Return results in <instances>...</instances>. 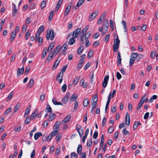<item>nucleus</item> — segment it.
Instances as JSON below:
<instances>
[{"mask_svg": "<svg viewBox=\"0 0 158 158\" xmlns=\"http://www.w3.org/2000/svg\"><path fill=\"white\" fill-rule=\"evenodd\" d=\"M71 9V6H67L64 15V16H66L68 15Z\"/></svg>", "mask_w": 158, "mask_h": 158, "instance_id": "dca6fc26", "label": "nucleus"}, {"mask_svg": "<svg viewBox=\"0 0 158 158\" xmlns=\"http://www.w3.org/2000/svg\"><path fill=\"white\" fill-rule=\"evenodd\" d=\"M68 42H65L61 47V49L63 51L65 52L67 50L68 48Z\"/></svg>", "mask_w": 158, "mask_h": 158, "instance_id": "f3484780", "label": "nucleus"}, {"mask_svg": "<svg viewBox=\"0 0 158 158\" xmlns=\"http://www.w3.org/2000/svg\"><path fill=\"white\" fill-rule=\"evenodd\" d=\"M52 102L54 105H60L63 106V104L61 102H57L56 99L55 98H53L52 99Z\"/></svg>", "mask_w": 158, "mask_h": 158, "instance_id": "bb28decb", "label": "nucleus"}, {"mask_svg": "<svg viewBox=\"0 0 158 158\" xmlns=\"http://www.w3.org/2000/svg\"><path fill=\"white\" fill-rule=\"evenodd\" d=\"M157 96L156 95H153L151 98L149 99V102L150 103H152L153 102L154 100H155L157 98Z\"/></svg>", "mask_w": 158, "mask_h": 158, "instance_id": "ea45409f", "label": "nucleus"}, {"mask_svg": "<svg viewBox=\"0 0 158 158\" xmlns=\"http://www.w3.org/2000/svg\"><path fill=\"white\" fill-rule=\"evenodd\" d=\"M82 150V146L81 145H79L77 149V152L78 154H80Z\"/></svg>", "mask_w": 158, "mask_h": 158, "instance_id": "c9c22d12", "label": "nucleus"}, {"mask_svg": "<svg viewBox=\"0 0 158 158\" xmlns=\"http://www.w3.org/2000/svg\"><path fill=\"white\" fill-rule=\"evenodd\" d=\"M156 56V52L155 51H153L152 52L151 55H150V56L151 57L152 59H154L155 56Z\"/></svg>", "mask_w": 158, "mask_h": 158, "instance_id": "864d4df0", "label": "nucleus"}, {"mask_svg": "<svg viewBox=\"0 0 158 158\" xmlns=\"http://www.w3.org/2000/svg\"><path fill=\"white\" fill-rule=\"evenodd\" d=\"M78 134L79 135L80 137H81L83 135V130L82 128V127L81 128L78 129L77 130Z\"/></svg>", "mask_w": 158, "mask_h": 158, "instance_id": "e433bc0d", "label": "nucleus"}, {"mask_svg": "<svg viewBox=\"0 0 158 158\" xmlns=\"http://www.w3.org/2000/svg\"><path fill=\"white\" fill-rule=\"evenodd\" d=\"M78 102L77 101H76L74 102V109L76 110L78 106Z\"/></svg>", "mask_w": 158, "mask_h": 158, "instance_id": "052dcab7", "label": "nucleus"}, {"mask_svg": "<svg viewBox=\"0 0 158 158\" xmlns=\"http://www.w3.org/2000/svg\"><path fill=\"white\" fill-rule=\"evenodd\" d=\"M138 56L137 53H132L131 55L129 61V65L130 66H132Z\"/></svg>", "mask_w": 158, "mask_h": 158, "instance_id": "423d86ee", "label": "nucleus"}, {"mask_svg": "<svg viewBox=\"0 0 158 158\" xmlns=\"http://www.w3.org/2000/svg\"><path fill=\"white\" fill-rule=\"evenodd\" d=\"M138 28L139 29L142 30L143 31H145L147 29V26L146 25L143 24L142 26H138Z\"/></svg>", "mask_w": 158, "mask_h": 158, "instance_id": "4c0bfd02", "label": "nucleus"}, {"mask_svg": "<svg viewBox=\"0 0 158 158\" xmlns=\"http://www.w3.org/2000/svg\"><path fill=\"white\" fill-rule=\"evenodd\" d=\"M71 116L70 114L68 115L63 120L62 123H66L68 122L70 119Z\"/></svg>", "mask_w": 158, "mask_h": 158, "instance_id": "aec40b11", "label": "nucleus"}, {"mask_svg": "<svg viewBox=\"0 0 158 158\" xmlns=\"http://www.w3.org/2000/svg\"><path fill=\"white\" fill-rule=\"evenodd\" d=\"M60 123V122H56L54 126L53 129L55 130H56L57 131H58V128L59 127V126Z\"/></svg>", "mask_w": 158, "mask_h": 158, "instance_id": "473e14b6", "label": "nucleus"}, {"mask_svg": "<svg viewBox=\"0 0 158 158\" xmlns=\"http://www.w3.org/2000/svg\"><path fill=\"white\" fill-rule=\"evenodd\" d=\"M60 148L59 147H57L56 148L55 151V154L56 155H58L60 152Z\"/></svg>", "mask_w": 158, "mask_h": 158, "instance_id": "69168bd1", "label": "nucleus"}, {"mask_svg": "<svg viewBox=\"0 0 158 158\" xmlns=\"http://www.w3.org/2000/svg\"><path fill=\"white\" fill-rule=\"evenodd\" d=\"M69 94V93H66L65 96L62 99V102L64 103H66L68 102Z\"/></svg>", "mask_w": 158, "mask_h": 158, "instance_id": "f8f14e48", "label": "nucleus"}, {"mask_svg": "<svg viewBox=\"0 0 158 158\" xmlns=\"http://www.w3.org/2000/svg\"><path fill=\"white\" fill-rule=\"evenodd\" d=\"M89 100L88 98L85 99L83 102V105L85 107H87L89 105Z\"/></svg>", "mask_w": 158, "mask_h": 158, "instance_id": "f704fd0d", "label": "nucleus"}, {"mask_svg": "<svg viewBox=\"0 0 158 158\" xmlns=\"http://www.w3.org/2000/svg\"><path fill=\"white\" fill-rule=\"evenodd\" d=\"M103 26H105V25H106V26H108V25H109V22L108 20L106 19H105V18H104V20H103Z\"/></svg>", "mask_w": 158, "mask_h": 158, "instance_id": "4d7b16f0", "label": "nucleus"}, {"mask_svg": "<svg viewBox=\"0 0 158 158\" xmlns=\"http://www.w3.org/2000/svg\"><path fill=\"white\" fill-rule=\"evenodd\" d=\"M117 57L118 59L117 63L118 64H120L121 63L122 58L120 55V53L119 52H118V56Z\"/></svg>", "mask_w": 158, "mask_h": 158, "instance_id": "6ab92c4d", "label": "nucleus"}, {"mask_svg": "<svg viewBox=\"0 0 158 158\" xmlns=\"http://www.w3.org/2000/svg\"><path fill=\"white\" fill-rule=\"evenodd\" d=\"M125 122L126 124L129 125L130 122V117L128 113H127L125 117Z\"/></svg>", "mask_w": 158, "mask_h": 158, "instance_id": "9b49d317", "label": "nucleus"}, {"mask_svg": "<svg viewBox=\"0 0 158 158\" xmlns=\"http://www.w3.org/2000/svg\"><path fill=\"white\" fill-rule=\"evenodd\" d=\"M33 84L34 80L32 79H31L27 84V87L29 88H31L33 85Z\"/></svg>", "mask_w": 158, "mask_h": 158, "instance_id": "7c9ffc66", "label": "nucleus"}, {"mask_svg": "<svg viewBox=\"0 0 158 158\" xmlns=\"http://www.w3.org/2000/svg\"><path fill=\"white\" fill-rule=\"evenodd\" d=\"M19 26H17L16 27L15 30L12 31L9 38L10 41V42H11L14 40L16 36V34L19 32Z\"/></svg>", "mask_w": 158, "mask_h": 158, "instance_id": "20e7f679", "label": "nucleus"}, {"mask_svg": "<svg viewBox=\"0 0 158 158\" xmlns=\"http://www.w3.org/2000/svg\"><path fill=\"white\" fill-rule=\"evenodd\" d=\"M54 37V32L53 30H49L48 31L47 35V39L48 40L49 39L51 40H52Z\"/></svg>", "mask_w": 158, "mask_h": 158, "instance_id": "0eeeda50", "label": "nucleus"}, {"mask_svg": "<svg viewBox=\"0 0 158 158\" xmlns=\"http://www.w3.org/2000/svg\"><path fill=\"white\" fill-rule=\"evenodd\" d=\"M42 134L41 133L38 132L35 133L34 136V139L35 140H37L39 137L42 136Z\"/></svg>", "mask_w": 158, "mask_h": 158, "instance_id": "393cba45", "label": "nucleus"}, {"mask_svg": "<svg viewBox=\"0 0 158 158\" xmlns=\"http://www.w3.org/2000/svg\"><path fill=\"white\" fill-rule=\"evenodd\" d=\"M105 16L106 15L105 14H103L101 15L97 22L98 24H100L102 23V21H103L104 20Z\"/></svg>", "mask_w": 158, "mask_h": 158, "instance_id": "2eb2a0df", "label": "nucleus"}, {"mask_svg": "<svg viewBox=\"0 0 158 158\" xmlns=\"http://www.w3.org/2000/svg\"><path fill=\"white\" fill-rule=\"evenodd\" d=\"M122 23L123 25V27L125 31H126V22L124 21H122Z\"/></svg>", "mask_w": 158, "mask_h": 158, "instance_id": "13d9d810", "label": "nucleus"}, {"mask_svg": "<svg viewBox=\"0 0 158 158\" xmlns=\"http://www.w3.org/2000/svg\"><path fill=\"white\" fill-rule=\"evenodd\" d=\"M122 133L124 134L125 135H129V132L127 131L125 129H124L122 130Z\"/></svg>", "mask_w": 158, "mask_h": 158, "instance_id": "680f3d73", "label": "nucleus"}, {"mask_svg": "<svg viewBox=\"0 0 158 158\" xmlns=\"http://www.w3.org/2000/svg\"><path fill=\"white\" fill-rule=\"evenodd\" d=\"M61 47L60 45H58L54 50V51L52 53L53 55H56L58 52L60 50Z\"/></svg>", "mask_w": 158, "mask_h": 158, "instance_id": "4468645a", "label": "nucleus"}, {"mask_svg": "<svg viewBox=\"0 0 158 158\" xmlns=\"http://www.w3.org/2000/svg\"><path fill=\"white\" fill-rule=\"evenodd\" d=\"M93 55V51L90 50H89V52L88 54V57H89V58H90Z\"/></svg>", "mask_w": 158, "mask_h": 158, "instance_id": "0e129e2a", "label": "nucleus"}, {"mask_svg": "<svg viewBox=\"0 0 158 158\" xmlns=\"http://www.w3.org/2000/svg\"><path fill=\"white\" fill-rule=\"evenodd\" d=\"M59 132L58 131L56 130H54V131H52L50 134L53 137L56 135Z\"/></svg>", "mask_w": 158, "mask_h": 158, "instance_id": "3c124183", "label": "nucleus"}, {"mask_svg": "<svg viewBox=\"0 0 158 158\" xmlns=\"http://www.w3.org/2000/svg\"><path fill=\"white\" fill-rule=\"evenodd\" d=\"M148 100V98L147 97V95L145 94L142 98L140 102H142L143 103V104L145 102H147Z\"/></svg>", "mask_w": 158, "mask_h": 158, "instance_id": "412c9836", "label": "nucleus"}, {"mask_svg": "<svg viewBox=\"0 0 158 158\" xmlns=\"http://www.w3.org/2000/svg\"><path fill=\"white\" fill-rule=\"evenodd\" d=\"M78 96L77 94H73L70 97V102H74L76 101V100Z\"/></svg>", "mask_w": 158, "mask_h": 158, "instance_id": "ddd939ff", "label": "nucleus"}, {"mask_svg": "<svg viewBox=\"0 0 158 158\" xmlns=\"http://www.w3.org/2000/svg\"><path fill=\"white\" fill-rule=\"evenodd\" d=\"M80 79V78L77 77L75 78L73 81V85L75 86L78 83Z\"/></svg>", "mask_w": 158, "mask_h": 158, "instance_id": "b1692460", "label": "nucleus"}, {"mask_svg": "<svg viewBox=\"0 0 158 158\" xmlns=\"http://www.w3.org/2000/svg\"><path fill=\"white\" fill-rule=\"evenodd\" d=\"M92 144V139H89L87 143V146L89 147H91Z\"/></svg>", "mask_w": 158, "mask_h": 158, "instance_id": "37998d69", "label": "nucleus"}, {"mask_svg": "<svg viewBox=\"0 0 158 158\" xmlns=\"http://www.w3.org/2000/svg\"><path fill=\"white\" fill-rule=\"evenodd\" d=\"M12 110V108L10 107L8 108L4 113L3 114V116H5L8 114L9 112H10Z\"/></svg>", "mask_w": 158, "mask_h": 158, "instance_id": "09e8293b", "label": "nucleus"}, {"mask_svg": "<svg viewBox=\"0 0 158 158\" xmlns=\"http://www.w3.org/2000/svg\"><path fill=\"white\" fill-rule=\"evenodd\" d=\"M67 88V85L65 84H64L61 87V89L63 92H65Z\"/></svg>", "mask_w": 158, "mask_h": 158, "instance_id": "6e6d98bb", "label": "nucleus"}, {"mask_svg": "<svg viewBox=\"0 0 158 158\" xmlns=\"http://www.w3.org/2000/svg\"><path fill=\"white\" fill-rule=\"evenodd\" d=\"M14 94V92L13 91H12L11 92H10V93L9 94L8 96L6 98V102H8L11 99Z\"/></svg>", "mask_w": 158, "mask_h": 158, "instance_id": "cd10ccee", "label": "nucleus"}, {"mask_svg": "<svg viewBox=\"0 0 158 158\" xmlns=\"http://www.w3.org/2000/svg\"><path fill=\"white\" fill-rule=\"evenodd\" d=\"M52 136L50 134L48 135L47 138L46 139V140L47 141L49 142L50 141L52 137Z\"/></svg>", "mask_w": 158, "mask_h": 158, "instance_id": "e2e57ef3", "label": "nucleus"}, {"mask_svg": "<svg viewBox=\"0 0 158 158\" xmlns=\"http://www.w3.org/2000/svg\"><path fill=\"white\" fill-rule=\"evenodd\" d=\"M104 135H102L101 138V142L100 143V146L99 148V149H101L103 147L104 144Z\"/></svg>", "mask_w": 158, "mask_h": 158, "instance_id": "c756f323", "label": "nucleus"}, {"mask_svg": "<svg viewBox=\"0 0 158 158\" xmlns=\"http://www.w3.org/2000/svg\"><path fill=\"white\" fill-rule=\"evenodd\" d=\"M20 103H18L15 106L14 108V111L15 112H16L19 109V108L20 107Z\"/></svg>", "mask_w": 158, "mask_h": 158, "instance_id": "79ce46f5", "label": "nucleus"}, {"mask_svg": "<svg viewBox=\"0 0 158 158\" xmlns=\"http://www.w3.org/2000/svg\"><path fill=\"white\" fill-rule=\"evenodd\" d=\"M98 12L96 11H94L89 17V21L93 20L98 15Z\"/></svg>", "mask_w": 158, "mask_h": 158, "instance_id": "6e6552de", "label": "nucleus"}, {"mask_svg": "<svg viewBox=\"0 0 158 158\" xmlns=\"http://www.w3.org/2000/svg\"><path fill=\"white\" fill-rule=\"evenodd\" d=\"M31 33L30 31H28L26 33L25 37L26 40H27L29 38Z\"/></svg>", "mask_w": 158, "mask_h": 158, "instance_id": "c03bdc74", "label": "nucleus"}, {"mask_svg": "<svg viewBox=\"0 0 158 158\" xmlns=\"http://www.w3.org/2000/svg\"><path fill=\"white\" fill-rule=\"evenodd\" d=\"M55 116L54 113H51L49 116L48 120L50 121L53 120L55 118Z\"/></svg>", "mask_w": 158, "mask_h": 158, "instance_id": "2f4dec72", "label": "nucleus"}, {"mask_svg": "<svg viewBox=\"0 0 158 158\" xmlns=\"http://www.w3.org/2000/svg\"><path fill=\"white\" fill-rule=\"evenodd\" d=\"M141 125V123H139L138 122L135 121V123L134 124L133 126V128L134 130H136L138 126L139 125Z\"/></svg>", "mask_w": 158, "mask_h": 158, "instance_id": "72a5a7b5", "label": "nucleus"}, {"mask_svg": "<svg viewBox=\"0 0 158 158\" xmlns=\"http://www.w3.org/2000/svg\"><path fill=\"white\" fill-rule=\"evenodd\" d=\"M37 110H35L32 112L31 115L30 117L31 118V120L33 119L37 115Z\"/></svg>", "mask_w": 158, "mask_h": 158, "instance_id": "c85d7f7f", "label": "nucleus"}, {"mask_svg": "<svg viewBox=\"0 0 158 158\" xmlns=\"http://www.w3.org/2000/svg\"><path fill=\"white\" fill-rule=\"evenodd\" d=\"M89 28V25L86 26L80 33L79 35L81 37V41L83 43L84 42V35L87 31Z\"/></svg>", "mask_w": 158, "mask_h": 158, "instance_id": "39448f33", "label": "nucleus"}, {"mask_svg": "<svg viewBox=\"0 0 158 158\" xmlns=\"http://www.w3.org/2000/svg\"><path fill=\"white\" fill-rule=\"evenodd\" d=\"M85 0H79L77 3V5L75 7L76 9H77L84 2Z\"/></svg>", "mask_w": 158, "mask_h": 158, "instance_id": "a211bd4d", "label": "nucleus"}, {"mask_svg": "<svg viewBox=\"0 0 158 158\" xmlns=\"http://www.w3.org/2000/svg\"><path fill=\"white\" fill-rule=\"evenodd\" d=\"M62 137V135L61 133H59L57 135L56 138V141L57 142H59L60 141Z\"/></svg>", "mask_w": 158, "mask_h": 158, "instance_id": "58836bf2", "label": "nucleus"}, {"mask_svg": "<svg viewBox=\"0 0 158 158\" xmlns=\"http://www.w3.org/2000/svg\"><path fill=\"white\" fill-rule=\"evenodd\" d=\"M71 158H77V155L75 152H72L71 154Z\"/></svg>", "mask_w": 158, "mask_h": 158, "instance_id": "603ef678", "label": "nucleus"}, {"mask_svg": "<svg viewBox=\"0 0 158 158\" xmlns=\"http://www.w3.org/2000/svg\"><path fill=\"white\" fill-rule=\"evenodd\" d=\"M31 120V118L30 117H27L25 121V123L26 124H29L30 123Z\"/></svg>", "mask_w": 158, "mask_h": 158, "instance_id": "49530a36", "label": "nucleus"}, {"mask_svg": "<svg viewBox=\"0 0 158 158\" xmlns=\"http://www.w3.org/2000/svg\"><path fill=\"white\" fill-rule=\"evenodd\" d=\"M46 110L47 112H51L52 111V109L50 105H47L46 106Z\"/></svg>", "mask_w": 158, "mask_h": 158, "instance_id": "5fc2aeb1", "label": "nucleus"}, {"mask_svg": "<svg viewBox=\"0 0 158 158\" xmlns=\"http://www.w3.org/2000/svg\"><path fill=\"white\" fill-rule=\"evenodd\" d=\"M109 78V76L108 75L105 76L104 78L102 84V86L103 87L105 88L106 87L108 84Z\"/></svg>", "mask_w": 158, "mask_h": 158, "instance_id": "1a4fd4ad", "label": "nucleus"}, {"mask_svg": "<svg viewBox=\"0 0 158 158\" xmlns=\"http://www.w3.org/2000/svg\"><path fill=\"white\" fill-rule=\"evenodd\" d=\"M60 60H58V59L56 60L52 66V69L53 70H54L56 68L57 66L60 63Z\"/></svg>", "mask_w": 158, "mask_h": 158, "instance_id": "a878e982", "label": "nucleus"}, {"mask_svg": "<svg viewBox=\"0 0 158 158\" xmlns=\"http://www.w3.org/2000/svg\"><path fill=\"white\" fill-rule=\"evenodd\" d=\"M67 68V65H65L64 66L61 70L60 72L59 73V74L57 76V80L59 81V83L60 84L63 81V75L64 72L66 69Z\"/></svg>", "mask_w": 158, "mask_h": 158, "instance_id": "f257e3e1", "label": "nucleus"}, {"mask_svg": "<svg viewBox=\"0 0 158 158\" xmlns=\"http://www.w3.org/2000/svg\"><path fill=\"white\" fill-rule=\"evenodd\" d=\"M45 95V94H43L40 96V100L41 102H42L44 99Z\"/></svg>", "mask_w": 158, "mask_h": 158, "instance_id": "338daca9", "label": "nucleus"}, {"mask_svg": "<svg viewBox=\"0 0 158 158\" xmlns=\"http://www.w3.org/2000/svg\"><path fill=\"white\" fill-rule=\"evenodd\" d=\"M81 29L80 28H78L76 29L73 32V37L74 38H76L78 36V34L81 31Z\"/></svg>", "mask_w": 158, "mask_h": 158, "instance_id": "9d476101", "label": "nucleus"}, {"mask_svg": "<svg viewBox=\"0 0 158 158\" xmlns=\"http://www.w3.org/2000/svg\"><path fill=\"white\" fill-rule=\"evenodd\" d=\"M53 55V54L52 53H50L47 57V60H48V62L49 61L52 59Z\"/></svg>", "mask_w": 158, "mask_h": 158, "instance_id": "8fccbe9b", "label": "nucleus"}, {"mask_svg": "<svg viewBox=\"0 0 158 158\" xmlns=\"http://www.w3.org/2000/svg\"><path fill=\"white\" fill-rule=\"evenodd\" d=\"M83 48H84L83 46H80L78 48L77 51L78 54L80 55L82 52Z\"/></svg>", "mask_w": 158, "mask_h": 158, "instance_id": "a19ab883", "label": "nucleus"}, {"mask_svg": "<svg viewBox=\"0 0 158 158\" xmlns=\"http://www.w3.org/2000/svg\"><path fill=\"white\" fill-rule=\"evenodd\" d=\"M46 1H44V0L43 1L41 4V7L42 9H43V8L45 7V6H46Z\"/></svg>", "mask_w": 158, "mask_h": 158, "instance_id": "774afa93", "label": "nucleus"}, {"mask_svg": "<svg viewBox=\"0 0 158 158\" xmlns=\"http://www.w3.org/2000/svg\"><path fill=\"white\" fill-rule=\"evenodd\" d=\"M75 40L74 39L72 38L69 40V42H68V44H70L71 45H73L75 43Z\"/></svg>", "mask_w": 158, "mask_h": 158, "instance_id": "a18cd8bd", "label": "nucleus"}, {"mask_svg": "<svg viewBox=\"0 0 158 158\" xmlns=\"http://www.w3.org/2000/svg\"><path fill=\"white\" fill-rule=\"evenodd\" d=\"M44 27L43 26H40L38 29V32L40 33H41V32L43 31L44 30Z\"/></svg>", "mask_w": 158, "mask_h": 158, "instance_id": "bf43d9fd", "label": "nucleus"}, {"mask_svg": "<svg viewBox=\"0 0 158 158\" xmlns=\"http://www.w3.org/2000/svg\"><path fill=\"white\" fill-rule=\"evenodd\" d=\"M31 18L28 17L27 18L25 21V23L23 25L22 28V32H25L27 30L28 26L30 24L31 22Z\"/></svg>", "mask_w": 158, "mask_h": 158, "instance_id": "7ed1b4c3", "label": "nucleus"}, {"mask_svg": "<svg viewBox=\"0 0 158 158\" xmlns=\"http://www.w3.org/2000/svg\"><path fill=\"white\" fill-rule=\"evenodd\" d=\"M24 70V67H23L21 68V69H20L19 68H18L17 71V75L18 76V75L21 74H23Z\"/></svg>", "mask_w": 158, "mask_h": 158, "instance_id": "4be33fe9", "label": "nucleus"}, {"mask_svg": "<svg viewBox=\"0 0 158 158\" xmlns=\"http://www.w3.org/2000/svg\"><path fill=\"white\" fill-rule=\"evenodd\" d=\"M114 44L113 45V51L114 52H116L119 48L120 41L118 39V36L116 37V38L114 40Z\"/></svg>", "mask_w": 158, "mask_h": 158, "instance_id": "f03ea898", "label": "nucleus"}, {"mask_svg": "<svg viewBox=\"0 0 158 158\" xmlns=\"http://www.w3.org/2000/svg\"><path fill=\"white\" fill-rule=\"evenodd\" d=\"M31 108V106H28V107L25 110V113L24 115V117H25L26 116H27L28 115L29 113H30Z\"/></svg>", "mask_w": 158, "mask_h": 158, "instance_id": "5701e85b", "label": "nucleus"}, {"mask_svg": "<svg viewBox=\"0 0 158 158\" xmlns=\"http://www.w3.org/2000/svg\"><path fill=\"white\" fill-rule=\"evenodd\" d=\"M47 51V48L44 49V50L42 53V56L43 58H44L45 57Z\"/></svg>", "mask_w": 158, "mask_h": 158, "instance_id": "de8ad7c7", "label": "nucleus"}]
</instances>
